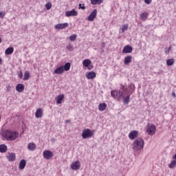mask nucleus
Here are the masks:
<instances>
[{"instance_id":"36","label":"nucleus","mask_w":176,"mask_h":176,"mask_svg":"<svg viewBox=\"0 0 176 176\" xmlns=\"http://www.w3.org/2000/svg\"><path fill=\"white\" fill-rule=\"evenodd\" d=\"M45 8H46L47 10H50V9H52V3H46Z\"/></svg>"},{"instance_id":"10","label":"nucleus","mask_w":176,"mask_h":176,"mask_svg":"<svg viewBox=\"0 0 176 176\" xmlns=\"http://www.w3.org/2000/svg\"><path fill=\"white\" fill-rule=\"evenodd\" d=\"M67 27H68V23L56 24L54 28L56 30H64V28H67Z\"/></svg>"},{"instance_id":"49","label":"nucleus","mask_w":176,"mask_h":176,"mask_svg":"<svg viewBox=\"0 0 176 176\" xmlns=\"http://www.w3.org/2000/svg\"><path fill=\"white\" fill-rule=\"evenodd\" d=\"M0 43H2V38L0 37Z\"/></svg>"},{"instance_id":"25","label":"nucleus","mask_w":176,"mask_h":176,"mask_svg":"<svg viewBox=\"0 0 176 176\" xmlns=\"http://www.w3.org/2000/svg\"><path fill=\"white\" fill-rule=\"evenodd\" d=\"M133 57L131 56H128L124 58V63L125 65H127V64H130L131 63Z\"/></svg>"},{"instance_id":"26","label":"nucleus","mask_w":176,"mask_h":176,"mask_svg":"<svg viewBox=\"0 0 176 176\" xmlns=\"http://www.w3.org/2000/svg\"><path fill=\"white\" fill-rule=\"evenodd\" d=\"M63 100H64V94H60L56 98V104H61Z\"/></svg>"},{"instance_id":"29","label":"nucleus","mask_w":176,"mask_h":176,"mask_svg":"<svg viewBox=\"0 0 176 176\" xmlns=\"http://www.w3.org/2000/svg\"><path fill=\"white\" fill-rule=\"evenodd\" d=\"M91 3L92 5H101L102 0H91Z\"/></svg>"},{"instance_id":"27","label":"nucleus","mask_w":176,"mask_h":176,"mask_svg":"<svg viewBox=\"0 0 176 176\" xmlns=\"http://www.w3.org/2000/svg\"><path fill=\"white\" fill-rule=\"evenodd\" d=\"M62 67H63V71H69L71 69V63L67 62L65 65H62Z\"/></svg>"},{"instance_id":"45","label":"nucleus","mask_w":176,"mask_h":176,"mask_svg":"<svg viewBox=\"0 0 176 176\" xmlns=\"http://www.w3.org/2000/svg\"><path fill=\"white\" fill-rule=\"evenodd\" d=\"M65 123H71V120H67L65 121Z\"/></svg>"},{"instance_id":"34","label":"nucleus","mask_w":176,"mask_h":176,"mask_svg":"<svg viewBox=\"0 0 176 176\" xmlns=\"http://www.w3.org/2000/svg\"><path fill=\"white\" fill-rule=\"evenodd\" d=\"M128 28H129V25H127V24L124 25L122 28L121 32L123 34V32H124V31H127Z\"/></svg>"},{"instance_id":"9","label":"nucleus","mask_w":176,"mask_h":176,"mask_svg":"<svg viewBox=\"0 0 176 176\" xmlns=\"http://www.w3.org/2000/svg\"><path fill=\"white\" fill-rule=\"evenodd\" d=\"M43 157L49 160V159L53 157V153L50 151H45L43 152Z\"/></svg>"},{"instance_id":"18","label":"nucleus","mask_w":176,"mask_h":176,"mask_svg":"<svg viewBox=\"0 0 176 176\" xmlns=\"http://www.w3.org/2000/svg\"><path fill=\"white\" fill-rule=\"evenodd\" d=\"M28 149L30 151H34L36 149V144L34 142H30L28 144Z\"/></svg>"},{"instance_id":"30","label":"nucleus","mask_w":176,"mask_h":176,"mask_svg":"<svg viewBox=\"0 0 176 176\" xmlns=\"http://www.w3.org/2000/svg\"><path fill=\"white\" fill-rule=\"evenodd\" d=\"M140 19H141V20H146V19H148V13L143 12L142 14H141Z\"/></svg>"},{"instance_id":"41","label":"nucleus","mask_w":176,"mask_h":176,"mask_svg":"<svg viewBox=\"0 0 176 176\" xmlns=\"http://www.w3.org/2000/svg\"><path fill=\"white\" fill-rule=\"evenodd\" d=\"M11 89H12V87H10V85H8L7 87V91H10Z\"/></svg>"},{"instance_id":"47","label":"nucleus","mask_w":176,"mask_h":176,"mask_svg":"<svg viewBox=\"0 0 176 176\" xmlns=\"http://www.w3.org/2000/svg\"><path fill=\"white\" fill-rule=\"evenodd\" d=\"M0 64H2V58H0Z\"/></svg>"},{"instance_id":"35","label":"nucleus","mask_w":176,"mask_h":176,"mask_svg":"<svg viewBox=\"0 0 176 176\" xmlns=\"http://www.w3.org/2000/svg\"><path fill=\"white\" fill-rule=\"evenodd\" d=\"M76 34H73L72 36H69V40L72 41V42H75V41H76Z\"/></svg>"},{"instance_id":"48","label":"nucleus","mask_w":176,"mask_h":176,"mask_svg":"<svg viewBox=\"0 0 176 176\" xmlns=\"http://www.w3.org/2000/svg\"><path fill=\"white\" fill-rule=\"evenodd\" d=\"M168 50H169V52L171 50V46L168 47Z\"/></svg>"},{"instance_id":"1","label":"nucleus","mask_w":176,"mask_h":176,"mask_svg":"<svg viewBox=\"0 0 176 176\" xmlns=\"http://www.w3.org/2000/svg\"><path fill=\"white\" fill-rule=\"evenodd\" d=\"M2 135L7 141H14L16 138H19V133L17 132L8 130L3 131Z\"/></svg>"},{"instance_id":"15","label":"nucleus","mask_w":176,"mask_h":176,"mask_svg":"<svg viewBox=\"0 0 176 176\" xmlns=\"http://www.w3.org/2000/svg\"><path fill=\"white\" fill-rule=\"evenodd\" d=\"M85 76L87 79H94V78L96 76V74L94 72H89L86 73Z\"/></svg>"},{"instance_id":"24","label":"nucleus","mask_w":176,"mask_h":176,"mask_svg":"<svg viewBox=\"0 0 176 176\" xmlns=\"http://www.w3.org/2000/svg\"><path fill=\"white\" fill-rule=\"evenodd\" d=\"M91 64V60H90V59H85L84 60H82V65L83 67H89Z\"/></svg>"},{"instance_id":"43","label":"nucleus","mask_w":176,"mask_h":176,"mask_svg":"<svg viewBox=\"0 0 176 176\" xmlns=\"http://www.w3.org/2000/svg\"><path fill=\"white\" fill-rule=\"evenodd\" d=\"M172 97H173V98H175L176 97L175 92L172 93Z\"/></svg>"},{"instance_id":"23","label":"nucleus","mask_w":176,"mask_h":176,"mask_svg":"<svg viewBox=\"0 0 176 176\" xmlns=\"http://www.w3.org/2000/svg\"><path fill=\"white\" fill-rule=\"evenodd\" d=\"M98 109L100 112H102L107 109V104L106 103H100L98 105Z\"/></svg>"},{"instance_id":"19","label":"nucleus","mask_w":176,"mask_h":176,"mask_svg":"<svg viewBox=\"0 0 176 176\" xmlns=\"http://www.w3.org/2000/svg\"><path fill=\"white\" fill-rule=\"evenodd\" d=\"M26 164H27V161H25V160H21L19 162V170H24V168H25Z\"/></svg>"},{"instance_id":"11","label":"nucleus","mask_w":176,"mask_h":176,"mask_svg":"<svg viewBox=\"0 0 176 176\" xmlns=\"http://www.w3.org/2000/svg\"><path fill=\"white\" fill-rule=\"evenodd\" d=\"M138 137V131H132L129 134V138L130 140H135Z\"/></svg>"},{"instance_id":"13","label":"nucleus","mask_w":176,"mask_h":176,"mask_svg":"<svg viewBox=\"0 0 176 176\" xmlns=\"http://www.w3.org/2000/svg\"><path fill=\"white\" fill-rule=\"evenodd\" d=\"M66 17H70V16H78V12L75 9L72 10L71 11H67L65 12Z\"/></svg>"},{"instance_id":"50","label":"nucleus","mask_w":176,"mask_h":176,"mask_svg":"<svg viewBox=\"0 0 176 176\" xmlns=\"http://www.w3.org/2000/svg\"><path fill=\"white\" fill-rule=\"evenodd\" d=\"M0 120H1V117H0Z\"/></svg>"},{"instance_id":"8","label":"nucleus","mask_w":176,"mask_h":176,"mask_svg":"<svg viewBox=\"0 0 176 176\" xmlns=\"http://www.w3.org/2000/svg\"><path fill=\"white\" fill-rule=\"evenodd\" d=\"M71 168L72 170H79V168H80V162L76 161L72 162L71 165Z\"/></svg>"},{"instance_id":"42","label":"nucleus","mask_w":176,"mask_h":176,"mask_svg":"<svg viewBox=\"0 0 176 176\" xmlns=\"http://www.w3.org/2000/svg\"><path fill=\"white\" fill-rule=\"evenodd\" d=\"M5 16V14L3 13L0 12V17L3 18Z\"/></svg>"},{"instance_id":"46","label":"nucleus","mask_w":176,"mask_h":176,"mask_svg":"<svg viewBox=\"0 0 176 176\" xmlns=\"http://www.w3.org/2000/svg\"><path fill=\"white\" fill-rule=\"evenodd\" d=\"M93 68V66H88V69H91Z\"/></svg>"},{"instance_id":"2","label":"nucleus","mask_w":176,"mask_h":176,"mask_svg":"<svg viewBox=\"0 0 176 176\" xmlns=\"http://www.w3.org/2000/svg\"><path fill=\"white\" fill-rule=\"evenodd\" d=\"M111 94L113 98H116L118 101H120V100H123V98H124L126 91L123 90L121 85L119 91H111Z\"/></svg>"},{"instance_id":"6","label":"nucleus","mask_w":176,"mask_h":176,"mask_svg":"<svg viewBox=\"0 0 176 176\" xmlns=\"http://www.w3.org/2000/svg\"><path fill=\"white\" fill-rule=\"evenodd\" d=\"M155 131H156V126L152 124L151 126H148L146 132L149 135H155Z\"/></svg>"},{"instance_id":"32","label":"nucleus","mask_w":176,"mask_h":176,"mask_svg":"<svg viewBox=\"0 0 176 176\" xmlns=\"http://www.w3.org/2000/svg\"><path fill=\"white\" fill-rule=\"evenodd\" d=\"M176 166V160H173L169 164L168 167L169 168H174Z\"/></svg>"},{"instance_id":"16","label":"nucleus","mask_w":176,"mask_h":176,"mask_svg":"<svg viewBox=\"0 0 176 176\" xmlns=\"http://www.w3.org/2000/svg\"><path fill=\"white\" fill-rule=\"evenodd\" d=\"M130 94L125 92L124 98H122L124 104H129L130 102Z\"/></svg>"},{"instance_id":"3","label":"nucleus","mask_w":176,"mask_h":176,"mask_svg":"<svg viewBox=\"0 0 176 176\" xmlns=\"http://www.w3.org/2000/svg\"><path fill=\"white\" fill-rule=\"evenodd\" d=\"M144 139L141 138H138L137 140H135L133 143V151H141V149H144Z\"/></svg>"},{"instance_id":"38","label":"nucleus","mask_w":176,"mask_h":176,"mask_svg":"<svg viewBox=\"0 0 176 176\" xmlns=\"http://www.w3.org/2000/svg\"><path fill=\"white\" fill-rule=\"evenodd\" d=\"M78 6H79L78 9H82V10H85V9H86V7L85 6V3L83 4L80 3Z\"/></svg>"},{"instance_id":"5","label":"nucleus","mask_w":176,"mask_h":176,"mask_svg":"<svg viewBox=\"0 0 176 176\" xmlns=\"http://www.w3.org/2000/svg\"><path fill=\"white\" fill-rule=\"evenodd\" d=\"M82 137L84 140L91 138L93 137V132L89 129H84L82 133Z\"/></svg>"},{"instance_id":"7","label":"nucleus","mask_w":176,"mask_h":176,"mask_svg":"<svg viewBox=\"0 0 176 176\" xmlns=\"http://www.w3.org/2000/svg\"><path fill=\"white\" fill-rule=\"evenodd\" d=\"M97 17V10L94 9L89 15L88 20L89 21H94V18Z\"/></svg>"},{"instance_id":"37","label":"nucleus","mask_w":176,"mask_h":176,"mask_svg":"<svg viewBox=\"0 0 176 176\" xmlns=\"http://www.w3.org/2000/svg\"><path fill=\"white\" fill-rule=\"evenodd\" d=\"M67 50H69V52H72V50H74V47L69 44L67 46Z\"/></svg>"},{"instance_id":"31","label":"nucleus","mask_w":176,"mask_h":176,"mask_svg":"<svg viewBox=\"0 0 176 176\" xmlns=\"http://www.w3.org/2000/svg\"><path fill=\"white\" fill-rule=\"evenodd\" d=\"M30 79V72L25 71L24 74L23 80H28Z\"/></svg>"},{"instance_id":"21","label":"nucleus","mask_w":176,"mask_h":176,"mask_svg":"<svg viewBox=\"0 0 176 176\" xmlns=\"http://www.w3.org/2000/svg\"><path fill=\"white\" fill-rule=\"evenodd\" d=\"M7 157L9 162H14L16 160V154L11 153Z\"/></svg>"},{"instance_id":"39","label":"nucleus","mask_w":176,"mask_h":176,"mask_svg":"<svg viewBox=\"0 0 176 176\" xmlns=\"http://www.w3.org/2000/svg\"><path fill=\"white\" fill-rule=\"evenodd\" d=\"M19 78H20V79L23 78V72H20L19 74Z\"/></svg>"},{"instance_id":"4","label":"nucleus","mask_w":176,"mask_h":176,"mask_svg":"<svg viewBox=\"0 0 176 176\" xmlns=\"http://www.w3.org/2000/svg\"><path fill=\"white\" fill-rule=\"evenodd\" d=\"M122 89L124 90V91H125V93H126V94H130L131 96V94H133L135 90V86L133 84H131L129 85L128 89L126 87L122 85Z\"/></svg>"},{"instance_id":"20","label":"nucleus","mask_w":176,"mask_h":176,"mask_svg":"<svg viewBox=\"0 0 176 176\" xmlns=\"http://www.w3.org/2000/svg\"><path fill=\"white\" fill-rule=\"evenodd\" d=\"M16 90L19 93H22V91H24V85H23V84H18V85H16Z\"/></svg>"},{"instance_id":"40","label":"nucleus","mask_w":176,"mask_h":176,"mask_svg":"<svg viewBox=\"0 0 176 176\" xmlns=\"http://www.w3.org/2000/svg\"><path fill=\"white\" fill-rule=\"evenodd\" d=\"M145 3H147L148 5H149V3H151V2H152V0H144Z\"/></svg>"},{"instance_id":"17","label":"nucleus","mask_w":176,"mask_h":176,"mask_svg":"<svg viewBox=\"0 0 176 176\" xmlns=\"http://www.w3.org/2000/svg\"><path fill=\"white\" fill-rule=\"evenodd\" d=\"M43 115V111L42 110V109L38 108L35 113V117L36 118V119H39L42 118Z\"/></svg>"},{"instance_id":"33","label":"nucleus","mask_w":176,"mask_h":176,"mask_svg":"<svg viewBox=\"0 0 176 176\" xmlns=\"http://www.w3.org/2000/svg\"><path fill=\"white\" fill-rule=\"evenodd\" d=\"M166 64L168 66L173 65L174 64V59L170 58V59L166 60Z\"/></svg>"},{"instance_id":"22","label":"nucleus","mask_w":176,"mask_h":176,"mask_svg":"<svg viewBox=\"0 0 176 176\" xmlns=\"http://www.w3.org/2000/svg\"><path fill=\"white\" fill-rule=\"evenodd\" d=\"M13 52H14V48H13L12 47H10L6 50L5 54H6V56H9L12 54Z\"/></svg>"},{"instance_id":"44","label":"nucleus","mask_w":176,"mask_h":176,"mask_svg":"<svg viewBox=\"0 0 176 176\" xmlns=\"http://www.w3.org/2000/svg\"><path fill=\"white\" fill-rule=\"evenodd\" d=\"M166 54H168L170 53V50H167L165 51Z\"/></svg>"},{"instance_id":"14","label":"nucleus","mask_w":176,"mask_h":176,"mask_svg":"<svg viewBox=\"0 0 176 176\" xmlns=\"http://www.w3.org/2000/svg\"><path fill=\"white\" fill-rule=\"evenodd\" d=\"M54 74L56 75H61L62 74H64V66H60L59 67H57L54 70Z\"/></svg>"},{"instance_id":"28","label":"nucleus","mask_w":176,"mask_h":176,"mask_svg":"<svg viewBox=\"0 0 176 176\" xmlns=\"http://www.w3.org/2000/svg\"><path fill=\"white\" fill-rule=\"evenodd\" d=\"M8 151V146L5 144L0 145V153H5Z\"/></svg>"},{"instance_id":"12","label":"nucleus","mask_w":176,"mask_h":176,"mask_svg":"<svg viewBox=\"0 0 176 176\" xmlns=\"http://www.w3.org/2000/svg\"><path fill=\"white\" fill-rule=\"evenodd\" d=\"M132 52H133V47H131L130 45L124 46L122 50V53H124L126 54H127L129 53H131Z\"/></svg>"}]
</instances>
